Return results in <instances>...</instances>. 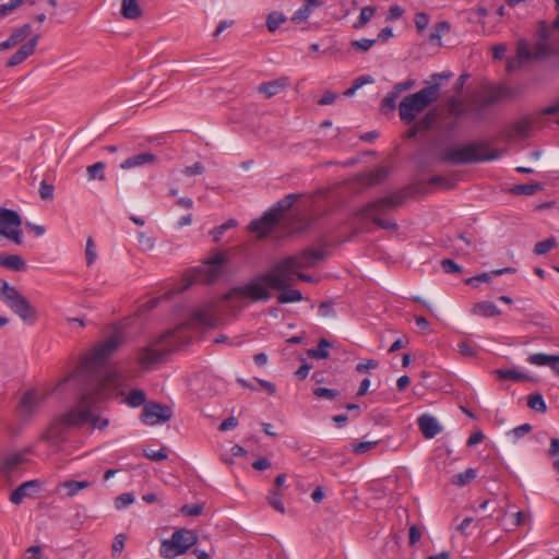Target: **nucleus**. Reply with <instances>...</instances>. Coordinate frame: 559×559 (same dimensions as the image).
Returning a JSON list of instances; mask_svg holds the SVG:
<instances>
[{
  "label": "nucleus",
  "mask_w": 559,
  "mask_h": 559,
  "mask_svg": "<svg viewBox=\"0 0 559 559\" xmlns=\"http://www.w3.org/2000/svg\"><path fill=\"white\" fill-rule=\"evenodd\" d=\"M122 343V334L115 332L100 343L90 356L83 359L70 377L79 385V401L51 423L41 436V440L47 441L50 445H56L66 428L91 424L92 428L104 430L108 426L107 418L96 415V404L107 399L117 385L116 374H106L104 365Z\"/></svg>",
  "instance_id": "obj_1"
},
{
  "label": "nucleus",
  "mask_w": 559,
  "mask_h": 559,
  "mask_svg": "<svg viewBox=\"0 0 559 559\" xmlns=\"http://www.w3.org/2000/svg\"><path fill=\"white\" fill-rule=\"evenodd\" d=\"M216 323L217 317L212 305L199 308L193 311L190 320L185 325L167 331L139 349L138 362L145 368H151L188 342L187 337L183 335L186 326L193 329L213 328Z\"/></svg>",
  "instance_id": "obj_2"
},
{
  "label": "nucleus",
  "mask_w": 559,
  "mask_h": 559,
  "mask_svg": "<svg viewBox=\"0 0 559 559\" xmlns=\"http://www.w3.org/2000/svg\"><path fill=\"white\" fill-rule=\"evenodd\" d=\"M499 157V152L490 148L487 144L471 142L465 145L443 150L439 160L452 165H464L495 160Z\"/></svg>",
  "instance_id": "obj_3"
},
{
  "label": "nucleus",
  "mask_w": 559,
  "mask_h": 559,
  "mask_svg": "<svg viewBox=\"0 0 559 559\" xmlns=\"http://www.w3.org/2000/svg\"><path fill=\"white\" fill-rule=\"evenodd\" d=\"M405 195L401 192L391 193L386 197L380 198L373 202L364 205L359 211L358 215L365 219H369L374 223L378 227L386 230H397V224L386 218L385 215L402 205Z\"/></svg>",
  "instance_id": "obj_4"
},
{
  "label": "nucleus",
  "mask_w": 559,
  "mask_h": 559,
  "mask_svg": "<svg viewBox=\"0 0 559 559\" xmlns=\"http://www.w3.org/2000/svg\"><path fill=\"white\" fill-rule=\"evenodd\" d=\"M440 93V84L432 83L420 91L405 96L399 105L400 119L404 124L415 121L418 114L433 104Z\"/></svg>",
  "instance_id": "obj_5"
},
{
  "label": "nucleus",
  "mask_w": 559,
  "mask_h": 559,
  "mask_svg": "<svg viewBox=\"0 0 559 559\" xmlns=\"http://www.w3.org/2000/svg\"><path fill=\"white\" fill-rule=\"evenodd\" d=\"M267 284L262 278V274L250 280L248 283L233 287L225 294V300L248 299L250 301H267L271 299L272 294L267 289Z\"/></svg>",
  "instance_id": "obj_6"
},
{
  "label": "nucleus",
  "mask_w": 559,
  "mask_h": 559,
  "mask_svg": "<svg viewBox=\"0 0 559 559\" xmlns=\"http://www.w3.org/2000/svg\"><path fill=\"white\" fill-rule=\"evenodd\" d=\"M198 542L195 532L185 528L176 530L169 539L160 544L159 554L164 558H174L186 554Z\"/></svg>",
  "instance_id": "obj_7"
},
{
  "label": "nucleus",
  "mask_w": 559,
  "mask_h": 559,
  "mask_svg": "<svg viewBox=\"0 0 559 559\" xmlns=\"http://www.w3.org/2000/svg\"><path fill=\"white\" fill-rule=\"evenodd\" d=\"M293 260L288 257L274 263L267 272L262 274L269 287L276 290H285L294 282L297 272L293 266Z\"/></svg>",
  "instance_id": "obj_8"
},
{
  "label": "nucleus",
  "mask_w": 559,
  "mask_h": 559,
  "mask_svg": "<svg viewBox=\"0 0 559 559\" xmlns=\"http://www.w3.org/2000/svg\"><path fill=\"white\" fill-rule=\"evenodd\" d=\"M173 416V411L168 405L159 403H147L141 413V420L146 425H156L168 421Z\"/></svg>",
  "instance_id": "obj_9"
},
{
  "label": "nucleus",
  "mask_w": 559,
  "mask_h": 559,
  "mask_svg": "<svg viewBox=\"0 0 559 559\" xmlns=\"http://www.w3.org/2000/svg\"><path fill=\"white\" fill-rule=\"evenodd\" d=\"M227 259L224 253L217 252L209 261L197 271L195 280L206 283L214 282L223 272L222 266Z\"/></svg>",
  "instance_id": "obj_10"
},
{
  "label": "nucleus",
  "mask_w": 559,
  "mask_h": 559,
  "mask_svg": "<svg viewBox=\"0 0 559 559\" xmlns=\"http://www.w3.org/2000/svg\"><path fill=\"white\" fill-rule=\"evenodd\" d=\"M43 397L34 390L24 393L17 406V415L23 420H28L39 409Z\"/></svg>",
  "instance_id": "obj_11"
},
{
  "label": "nucleus",
  "mask_w": 559,
  "mask_h": 559,
  "mask_svg": "<svg viewBox=\"0 0 559 559\" xmlns=\"http://www.w3.org/2000/svg\"><path fill=\"white\" fill-rule=\"evenodd\" d=\"M512 96V90L506 85L495 86L486 92V94L473 102L475 109H485L492 106L503 97Z\"/></svg>",
  "instance_id": "obj_12"
},
{
  "label": "nucleus",
  "mask_w": 559,
  "mask_h": 559,
  "mask_svg": "<svg viewBox=\"0 0 559 559\" xmlns=\"http://www.w3.org/2000/svg\"><path fill=\"white\" fill-rule=\"evenodd\" d=\"M323 258H324L323 251L313 250L310 248L302 250L298 254L288 255V259L293 260L292 264L296 272L301 269L312 267L318 261L322 260Z\"/></svg>",
  "instance_id": "obj_13"
},
{
  "label": "nucleus",
  "mask_w": 559,
  "mask_h": 559,
  "mask_svg": "<svg viewBox=\"0 0 559 559\" xmlns=\"http://www.w3.org/2000/svg\"><path fill=\"white\" fill-rule=\"evenodd\" d=\"M20 319L28 324L37 320V311L34 306L22 295L9 307Z\"/></svg>",
  "instance_id": "obj_14"
},
{
  "label": "nucleus",
  "mask_w": 559,
  "mask_h": 559,
  "mask_svg": "<svg viewBox=\"0 0 559 559\" xmlns=\"http://www.w3.org/2000/svg\"><path fill=\"white\" fill-rule=\"evenodd\" d=\"M278 218L274 215V211L267 210L261 218L250 223L249 229L255 233L259 238L265 237L273 227L278 223Z\"/></svg>",
  "instance_id": "obj_15"
},
{
  "label": "nucleus",
  "mask_w": 559,
  "mask_h": 559,
  "mask_svg": "<svg viewBox=\"0 0 559 559\" xmlns=\"http://www.w3.org/2000/svg\"><path fill=\"white\" fill-rule=\"evenodd\" d=\"M39 488L40 483L37 479L25 481L11 492L10 501L13 504H20L25 498L34 496Z\"/></svg>",
  "instance_id": "obj_16"
},
{
  "label": "nucleus",
  "mask_w": 559,
  "mask_h": 559,
  "mask_svg": "<svg viewBox=\"0 0 559 559\" xmlns=\"http://www.w3.org/2000/svg\"><path fill=\"white\" fill-rule=\"evenodd\" d=\"M38 39L39 35H35L27 43L23 44L20 47V49L9 58L7 67L13 68L22 63L26 58L33 55L38 43Z\"/></svg>",
  "instance_id": "obj_17"
},
{
  "label": "nucleus",
  "mask_w": 559,
  "mask_h": 559,
  "mask_svg": "<svg viewBox=\"0 0 559 559\" xmlns=\"http://www.w3.org/2000/svg\"><path fill=\"white\" fill-rule=\"evenodd\" d=\"M417 423L421 433L427 439H431L441 432V426L431 415L424 414L419 416Z\"/></svg>",
  "instance_id": "obj_18"
},
{
  "label": "nucleus",
  "mask_w": 559,
  "mask_h": 559,
  "mask_svg": "<svg viewBox=\"0 0 559 559\" xmlns=\"http://www.w3.org/2000/svg\"><path fill=\"white\" fill-rule=\"evenodd\" d=\"M527 362L539 367H549L556 373H559V355H549L544 353L532 354L527 357Z\"/></svg>",
  "instance_id": "obj_19"
},
{
  "label": "nucleus",
  "mask_w": 559,
  "mask_h": 559,
  "mask_svg": "<svg viewBox=\"0 0 559 559\" xmlns=\"http://www.w3.org/2000/svg\"><path fill=\"white\" fill-rule=\"evenodd\" d=\"M157 157L152 152H143L133 156L128 157L120 164L121 169H131L134 167H142L145 165L154 164Z\"/></svg>",
  "instance_id": "obj_20"
},
{
  "label": "nucleus",
  "mask_w": 559,
  "mask_h": 559,
  "mask_svg": "<svg viewBox=\"0 0 559 559\" xmlns=\"http://www.w3.org/2000/svg\"><path fill=\"white\" fill-rule=\"evenodd\" d=\"M288 85L289 79L286 76H282L273 81L261 83L258 90L260 93L264 94L265 97L270 98L284 91Z\"/></svg>",
  "instance_id": "obj_21"
},
{
  "label": "nucleus",
  "mask_w": 559,
  "mask_h": 559,
  "mask_svg": "<svg viewBox=\"0 0 559 559\" xmlns=\"http://www.w3.org/2000/svg\"><path fill=\"white\" fill-rule=\"evenodd\" d=\"M551 25L549 26L546 22L542 21L538 24L539 41L535 46V57L539 58L546 56L549 52V45L547 43Z\"/></svg>",
  "instance_id": "obj_22"
},
{
  "label": "nucleus",
  "mask_w": 559,
  "mask_h": 559,
  "mask_svg": "<svg viewBox=\"0 0 559 559\" xmlns=\"http://www.w3.org/2000/svg\"><path fill=\"white\" fill-rule=\"evenodd\" d=\"M491 373L500 381L527 382L533 378L516 369H495Z\"/></svg>",
  "instance_id": "obj_23"
},
{
  "label": "nucleus",
  "mask_w": 559,
  "mask_h": 559,
  "mask_svg": "<svg viewBox=\"0 0 559 559\" xmlns=\"http://www.w3.org/2000/svg\"><path fill=\"white\" fill-rule=\"evenodd\" d=\"M321 5L320 0H305L304 4L293 14L292 22L299 24L307 21L310 14Z\"/></svg>",
  "instance_id": "obj_24"
},
{
  "label": "nucleus",
  "mask_w": 559,
  "mask_h": 559,
  "mask_svg": "<svg viewBox=\"0 0 559 559\" xmlns=\"http://www.w3.org/2000/svg\"><path fill=\"white\" fill-rule=\"evenodd\" d=\"M23 462L24 457L22 454H9L0 461V473L8 476L13 473Z\"/></svg>",
  "instance_id": "obj_25"
},
{
  "label": "nucleus",
  "mask_w": 559,
  "mask_h": 559,
  "mask_svg": "<svg viewBox=\"0 0 559 559\" xmlns=\"http://www.w3.org/2000/svg\"><path fill=\"white\" fill-rule=\"evenodd\" d=\"M299 198L300 194L289 193L280 201H277L276 204L269 210L274 211V215L280 219L285 212L289 211L293 207L294 203Z\"/></svg>",
  "instance_id": "obj_26"
},
{
  "label": "nucleus",
  "mask_w": 559,
  "mask_h": 559,
  "mask_svg": "<svg viewBox=\"0 0 559 559\" xmlns=\"http://www.w3.org/2000/svg\"><path fill=\"white\" fill-rule=\"evenodd\" d=\"M0 266L7 267L15 272H20L25 270L26 263L24 259L17 254H1Z\"/></svg>",
  "instance_id": "obj_27"
},
{
  "label": "nucleus",
  "mask_w": 559,
  "mask_h": 559,
  "mask_svg": "<svg viewBox=\"0 0 559 559\" xmlns=\"http://www.w3.org/2000/svg\"><path fill=\"white\" fill-rule=\"evenodd\" d=\"M121 15L127 20H138L142 16V9L138 0H121Z\"/></svg>",
  "instance_id": "obj_28"
},
{
  "label": "nucleus",
  "mask_w": 559,
  "mask_h": 559,
  "mask_svg": "<svg viewBox=\"0 0 559 559\" xmlns=\"http://www.w3.org/2000/svg\"><path fill=\"white\" fill-rule=\"evenodd\" d=\"M473 312L481 317H496L501 313L498 307L491 301L477 302L473 308Z\"/></svg>",
  "instance_id": "obj_29"
},
{
  "label": "nucleus",
  "mask_w": 559,
  "mask_h": 559,
  "mask_svg": "<svg viewBox=\"0 0 559 559\" xmlns=\"http://www.w3.org/2000/svg\"><path fill=\"white\" fill-rule=\"evenodd\" d=\"M22 221L17 212L9 209H0V226H21Z\"/></svg>",
  "instance_id": "obj_30"
},
{
  "label": "nucleus",
  "mask_w": 559,
  "mask_h": 559,
  "mask_svg": "<svg viewBox=\"0 0 559 559\" xmlns=\"http://www.w3.org/2000/svg\"><path fill=\"white\" fill-rule=\"evenodd\" d=\"M451 29V25L447 21H441L436 23L432 26L431 33L429 35V41L441 45V37L442 35L449 33Z\"/></svg>",
  "instance_id": "obj_31"
},
{
  "label": "nucleus",
  "mask_w": 559,
  "mask_h": 559,
  "mask_svg": "<svg viewBox=\"0 0 559 559\" xmlns=\"http://www.w3.org/2000/svg\"><path fill=\"white\" fill-rule=\"evenodd\" d=\"M90 486L91 483L87 480H66L60 484V487L67 490L66 496L70 498L75 496L79 491L88 488Z\"/></svg>",
  "instance_id": "obj_32"
},
{
  "label": "nucleus",
  "mask_w": 559,
  "mask_h": 559,
  "mask_svg": "<svg viewBox=\"0 0 559 559\" xmlns=\"http://www.w3.org/2000/svg\"><path fill=\"white\" fill-rule=\"evenodd\" d=\"M543 189V186L538 182L536 183H525V185H516L511 189V192L516 195H533L539 190Z\"/></svg>",
  "instance_id": "obj_33"
},
{
  "label": "nucleus",
  "mask_w": 559,
  "mask_h": 559,
  "mask_svg": "<svg viewBox=\"0 0 559 559\" xmlns=\"http://www.w3.org/2000/svg\"><path fill=\"white\" fill-rule=\"evenodd\" d=\"M281 292L282 293L277 296L278 304L296 302L302 299V294L298 289H289L288 287L285 290Z\"/></svg>",
  "instance_id": "obj_34"
},
{
  "label": "nucleus",
  "mask_w": 559,
  "mask_h": 559,
  "mask_svg": "<svg viewBox=\"0 0 559 559\" xmlns=\"http://www.w3.org/2000/svg\"><path fill=\"white\" fill-rule=\"evenodd\" d=\"M332 344L325 340V338H322L320 342H319V345L316 349H309L307 352L308 356L311 357V358H316V359H325L329 357V352L326 350L329 347H331Z\"/></svg>",
  "instance_id": "obj_35"
},
{
  "label": "nucleus",
  "mask_w": 559,
  "mask_h": 559,
  "mask_svg": "<svg viewBox=\"0 0 559 559\" xmlns=\"http://www.w3.org/2000/svg\"><path fill=\"white\" fill-rule=\"evenodd\" d=\"M376 12L374 7H364L360 11L358 20L354 23L353 27L356 29L362 28L373 17Z\"/></svg>",
  "instance_id": "obj_36"
},
{
  "label": "nucleus",
  "mask_w": 559,
  "mask_h": 559,
  "mask_svg": "<svg viewBox=\"0 0 559 559\" xmlns=\"http://www.w3.org/2000/svg\"><path fill=\"white\" fill-rule=\"evenodd\" d=\"M527 406L538 413H545L547 411L544 397L539 393H532L527 396Z\"/></svg>",
  "instance_id": "obj_37"
},
{
  "label": "nucleus",
  "mask_w": 559,
  "mask_h": 559,
  "mask_svg": "<svg viewBox=\"0 0 559 559\" xmlns=\"http://www.w3.org/2000/svg\"><path fill=\"white\" fill-rule=\"evenodd\" d=\"M0 234L5 238L14 241L16 245L22 243V231L19 227L15 226H0Z\"/></svg>",
  "instance_id": "obj_38"
},
{
  "label": "nucleus",
  "mask_w": 559,
  "mask_h": 559,
  "mask_svg": "<svg viewBox=\"0 0 559 559\" xmlns=\"http://www.w3.org/2000/svg\"><path fill=\"white\" fill-rule=\"evenodd\" d=\"M286 21L287 17L283 13L274 11L267 15L266 27L271 33H273Z\"/></svg>",
  "instance_id": "obj_39"
},
{
  "label": "nucleus",
  "mask_w": 559,
  "mask_h": 559,
  "mask_svg": "<svg viewBox=\"0 0 559 559\" xmlns=\"http://www.w3.org/2000/svg\"><path fill=\"white\" fill-rule=\"evenodd\" d=\"M105 163L97 162L93 165L87 166L86 173L90 180L99 179L105 180Z\"/></svg>",
  "instance_id": "obj_40"
},
{
  "label": "nucleus",
  "mask_w": 559,
  "mask_h": 559,
  "mask_svg": "<svg viewBox=\"0 0 559 559\" xmlns=\"http://www.w3.org/2000/svg\"><path fill=\"white\" fill-rule=\"evenodd\" d=\"M31 33L32 26L29 24H24L23 26L15 28L10 37L15 45H19L20 43L24 41L31 35Z\"/></svg>",
  "instance_id": "obj_41"
},
{
  "label": "nucleus",
  "mask_w": 559,
  "mask_h": 559,
  "mask_svg": "<svg viewBox=\"0 0 559 559\" xmlns=\"http://www.w3.org/2000/svg\"><path fill=\"white\" fill-rule=\"evenodd\" d=\"M29 2L34 3V0H10L7 3L0 4V14L1 17H4L9 14H11L14 10H16L22 4Z\"/></svg>",
  "instance_id": "obj_42"
},
{
  "label": "nucleus",
  "mask_w": 559,
  "mask_h": 559,
  "mask_svg": "<svg viewBox=\"0 0 559 559\" xmlns=\"http://www.w3.org/2000/svg\"><path fill=\"white\" fill-rule=\"evenodd\" d=\"M476 477V471L474 468H467L463 473L453 476L452 483L457 486H465Z\"/></svg>",
  "instance_id": "obj_43"
},
{
  "label": "nucleus",
  "mask_w": 559,
  "mask_h": 559,
  "mask_svg": "<svg viewBox=\"0 0 559 559\" xmlns=\"http://www.w3.org/2000/svg\"><path fill=\"white\" fill-rule=\"evenodd\" d=\"M399 96L391 90L386 96L382 99L381 111L386 115L396 108V100Z\"/></svg>",
  "instance_id": "obj_44"
},
{
  "label": "nucleus",
  "mask_w": 559,
  "mask_h": 559,
  "mask_svg": "<svg viewBox=\"0 0 559 559\" xmlns=\"http://www.w3.org/2000/svg\"><path fill=\"white\" fill-rule=\"evenodd\" d=\"M385 171L383 169H376L362 176L364 182L367 186H376L385 178Z\"/></svg>",
  "instance_id": "obj_45"
},
{
  "label": "nucleus",
  "mask_w": 559,
  "mask_h": 559,
  "mask_svg": "<svg viewBox=\"0 0 559 559\" xmlns=\"http://www.w3.org/2000/svg\"><path fill=\"white\" fill-rule=\"evenodd\" d=\"M281 492L278 489H273L267 495V501L278 512L285 513V507L281 498Z\"/></svg>",
  "instance_id": "obj_46"
},
{
  "label": "nucleus",
  "mask_w": 559,
  "mask_h": 559,
  "mask_svg": "<svg viewBox=\"0 0 559 559\" xmlns=\"http://www.w3.org/2000/svg\"><path fill=\"white\" fill-rule=\"evenodd\" d=\"M557 246V240L555 237H549L543 241H539L534 247V252L536 254H545Z\"/></svg>",
  "instance_id": "obj_47"
},
{
  "label": "nucleus",
  "mask_w": 559,
  "mask_h": 559,
  "mask_svg": "<svg viewBox=\"0 0 559 559\" xmlns=\"http://www.w3.org/2000/svg\"><path fill=\"white\" fill-rule=\"evenodd\" d=\"M146 396L145 393L141 390H132L127 397V403L132 407H139L145 404Z\"/></svg>",
  "instance_id": "obj_48"
},
{
  "label": "nucleus",
  "mask_w": 559,
  "mask_h": 559,
  "mask_svg": "<svg viewBox=\"0 0 559 559\" xmlns=\"http://www.w3.org/2000/svg\"><path fill=\"white\" fill-rule=\"evenodd\" d=\"M134 500H135V497L133 493H131V492L121 493L115 499V507H116V509L121 510V509H124V508L129 507L130 504H132L134 502Z\"/></svg>",
  "instance_id": "obj_49"
},
{
  "label": "nucleus",
  "mask_w": 559,
  "mask_h": 559,
  "mask_svg": "<svg viewBox=\"0 0 559 559\" xmlns=\"http://www.w3.org/2000/svg\"><path fill=\"white\" fill-rule=\"evenodd\" d=\"M126 540H127L126 534H118L115 537L112 545H111V556L112 557H118L121 555V552L124 548Z\"/></svg>",
  "instance_id": "obj_50"
},
{
  "label": "nucleus",
  "mask_w": 559,
  "mask_h": 559,
  "mask_svg": "<svg viewBox=\"0 0 559 559\" xmlns=\"http://www.w3.org/2000/svg\"><path fill=\"white\" fill-rule=\"evenodd\" d=\"M138 241L142 251H150L155 247V240L143 231L138 233Z\"/></svg>",
  "instance_id": "obj_51"
},
{
  "label": "nucleus",
  "mask_w": 559,
  "mask_h": 559,
  "mask_svg": "<svg viewBox=\"0 0 559 559\" xmlns=\"http://www.w3.org/2000/svg\"><path fill=\"white\" fill-rule=\"evenodd\" d=\"M377 43V39H368V38H361L357 40H353L350 43L352 48L358 51H368L374 44Z\"/></svg>",
  "instance_id": "obj_52"
},
{
  "label": "nucleus",
  "mask_w": 559,
  "mask_h": 559,
  "mask_svg": "<svg viewBox=\"0 0 559 559\" xmlns=\"http://www.w3.org/2000/svg\"><path fill=\"white\" fill-rule=\"evenodd\" d=\"M430 22V17L425 12H418L415 14L414 23L419 33L424 32Z\"/></svg>",
  "instance_id": "obj_53"
},
{
  "label": "nucleus",
  "mask_w": 559,
  "mask_h": 559,
  "mask_svg": "<svg viewBox=\"0 0 559 559\" xmlns=\"http://www.w3.org/2000/svg\"><path fill=\"white\" fill-rule=\"evenodd\" d=\"M233 226H236L235 219H229L226 223L222 224L221 226L214 228L211 233L214 241H218L222 238V236L224 235V233Z\"/></svg>",
  "instance_id": "obj_54"
},
{
  "label": "nucleus",
  "mask_w": 559,
  "mask_h": 559,
  "mask_svg": "<svg viewBox=\"0 0 559 559\" xmlns=\"http://www.w3.org/2000/svg\"><path fill=\"white\" fill-rule=\"evenodd\" d=\"M203 511V504H185L181 507L180 512L188 516H198Z\"/></svg>",
  "instance_id": "obj_55"
},
{
  "label": "nucleus",
  "mask_w": 559,
  "mask_h": 559,
  "mask_svg": "<svg viewBox=\"0 0 559 559\" xmlns=\"http://www.w3.org/2000/svg\"><path fill=\"white\" fill-rule=\"evenodd\" d=\"M378 444V441H361L353 444V452L356 454H362L373 449Z\"/></svg>",
  "instance_id": "obj_56"
},
{
  "label": "nucleus",
  "mask_w": 559,
  "mask_h": 559,
  "mask_svg": "<svg viewBox=\"0 0 559 559\" xmlns=\"http://www.w3.org/2000/svg\"><path fill=\"white\" fill-rule=\"evenodd\" d=\"M495 276L492 271L489 273H481L476 276L469 277L465 281L467 285L477 286L478 283H487Z\"/></svg>",
  "instance_id": "obj_57"
},
{
  "label": "nucleus",
  "mask_w": 559,
  "mask_h": 559,
  "mask_svg": "<svg viewBox=\"0 0 559 559\" xmlns=\"http://www.w3.org/2000/svg\"><path fill=\"white\" fill-rule=\"evenodd\" d=\"M414 85H415V80L408 79L404 82H399V83L394 84L392 87V91L400 97V95L403 92L411 90Z\"/></svg>",
  "instance_id": "obj_58"
},
{
  "label": "nucleus",
  "mask_w": 559,
  "mask_h": 559,
  "mask_svg": "<svg viewBox=\"0 0 559 559\" xmlns=\"http://www.w3.org/2000/svg\"><path fill=\"white\" fill-rule=\"evenodd\" d=\"M53 186L47 183L45 180L40 182L39 194L43 200H51L53 198Z\"/></svg>",
  "instance_id": "obj_59"
},
{
  "label": "nucleus",
  "mask_w": 559,
  "mask_h": 559,
  "mask_svg": "<svg viewBox=\"0 0 559 559\" xmlns=\"http://www.w3.org/2000/svg\"><path fill=\"white\" fill-rule=\"evenodd\" d=\"M532 57L536 58L535 53L532 55L530 47L524 43H520L518 46V49H516V58L519 60L523 61V60H527Z\"/></svg>",
  "instance_id": "obj_60"
},
{
  "label": "nucleus",
  "mask_w": 559,
  "mask_h": 559,
  "mask_svg": "<svg viewBox=\"0 0 559 559\" xmlns=\"http://www.w3.org/2000/svg\"><path fill=\"white\" fill-rule=\"evenodd\" d=\"M440 264L442 270L448 274L461 272V266L451 259H443Z\"/></svg>",
  "instance_id": "obj_61"
},
{
  "label": "nucleus",
  "mask_w": 559,
  "mask_h": 559,
  "mask_svg": "<svg viewBox=\"0 0 559 559\" xmlns=\"http://www.w3.org/2000/svg\"><path fill=\"white\" fill-rule=\"evenodd\" d=\"M313 394L317 397H323L328 400H333L337 396L338 392L336 390L328 389V388H316L313 390Z\"/></svg>",
  "instance_id": "obj_62"
},
{
  "label": "nucleus",
  "mask_w": 559,
  "mask_h": 559,
  "mask_svg": "<svg viewBox=\"0 0 559 559\" xmlns=\"http://www.w3.org/2000/svg\"><path fill=\"white\" fill-rule=\"evenodd\" d=\"M205 171V167L202 163L200 162H197L194 163L193 165L191 166H187L185 167V169L182 170V173L187 176H197V175H202L203 173Z\"/></svg>",
  "instance_id": "obj_63"
},
{
  "label": "nucleus",
  "mask_w": 559,
  "mask_h": 559,
  "mask_svg": "<svg viewBox=\"0 0 559 559\" xmlns=\"http://www.w3.org/2000/svg\"><path fill=\"white\" fill-rule=\"evenodd\" d=\"M404 9L399 4H393L390 7L386 13V21H396L403 16Z\"/></svg>",
  "instance_id": "obj_64"
}]
</instances>
